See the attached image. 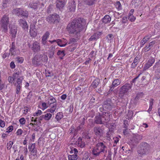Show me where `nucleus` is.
<instances>
[{
	"label": "nucleus",
	"mask_w": 160,
	"mask_h": 160,
	"mask_svg": "<svg viewBox=\"0 0 160 160\" xmlns=\"http://www.w3.org/2000/svg\"><path fill=\"white\" fill-rule=\"evenodd\" d=\"M154 102L155 100L153 98H151L149 100V108L148 110H152V105Z\"/></svg>",
	"instance_id": "58836bf2"
},
{
	"label": "nucleus",
	"mask_w": 160,
	"mask_h": 160,
	"mask_svg": "<svg viewBox=\"0 0 160 160\" xmlns=\"http://www.w3.org/2000/svg\"><path fill=\"white\" fill-rule=\"evenodd\" d=\"M76 41V40L74 38H70L68 44H71L73 42H75Z\"/></svg>",
	"instance_id": "69168bd1"
},
{
	"label": "nucleus",
	"mask_w": 160,
	"mask_h": 160,
	"mask_svg": "<svg viewBox=\"0 0 160 160\" xmlns=\"http://www.w3.org/2000/svg\"><path fill=\"white\" fill-rule=\"evenodd\" d=\"M68 42L67 40H62L59 39H57V43L58 45L60 47H64L65 46L67 43Z\"/></svg>",
	"instance_id": "aec40b11"
},
{
	"label": "nucleus",
	"mask_w": 160,
	"mask_h": 160,
	"mask_svg": "<svg viewBox=\"0 0 160 160\" xmlns=\"http://www.w3.org/2000/svg\"><path fill=\"white\" fill-rule=\"evenodd\" d=\"M95 122L97 124H104L106 123L103 118H102L101 115L99 114V115L96 117Z\"/></svg>",
	"instance_id": "4468645a"
},
{
	"label": "nucleus",
	"mask_w": 160,
	"mask_h": 160,
	"mask_svg": "<svg viewBox=\"0 0 160 160\" xmlns=\"http://www.w3.org/2000/svg\"><path fill=\"white\" fill-rule=\"evenodd\" d=\"M15 80L13 77L9 76L8 78V80L10 83H12Z\"/></svg>",
	"instance_id": "bf43d9fd"
},
{
	"label": "nucleus",
	"mask_w": 160,
	"mask_h": 160,
	"mask_svg": "<svg viewBox=\"0 0 160 160\" xmlns=\"http://www.w3.org/2000/svg\"><path fill=\"white\" fill-rule=\"evenodd\" d=\"M76 8V4L74 1H73L71 2H69L68 7V12H73Z\"/></svg>",
	"instance_id": "2eb2a0df"
},
{
	"label": "nucleus",
	"mask_w": 160,
	"mask_h": 160,
	"mask_svg": "<svg viewBox=\"0 0 160 160\" xmlns=\"http://www.w3.org/2000/svg\"><path fill=\"white\" fill-rule=\"evenodd\" d=\"M121 82V80L119 79H115L112 82L111 86L113 88L120 85Z\"/></svg>",
	"instance_id": "5701e85b"
},
{
	"label": "nucleus",
	"mask_w": 160,
	"mask_h": 160,
	"mask_svg": "<svg viewBox=\"0 0 160 160\" xmlns=\"http://www.w3.org/2000/svg\"><path fill=\"white\" fill-rule=\"evenodd\" d=\"M46 19L47 21L49 23L58 22L59 20V17L58 14H54L48 17Z\"/></svg>",
	"instance_id": "423d86ee"
},
{
	"label": "nucleus",
	"mask_w": 160,
	"mask_h": 160,
	"mask_svg": "<svg viewBox=\"0 0 160 160\" xmlns=\"http://www.w3.org/2000/svg\"><path fill=\"white\" fill-rule=\"evenodd\" d=\"M68 158L69 160H77L78 158V155L75 154L69 155Z\"/></svg>",
	"instance_id": "72a5a7b5"
},
{
	"label": "nucleus",
	"mask_w": 160,
	"mask_h": 160,
	"mask_svg": "<svg viewBox=\"0 0 160 160\" xmlns=\"http://www.w3.org/2000/svg\"><path fill=\"white\" fill-rule=\"evenodd\" d=\"M56 45H52L49 48V51H52L54 52L56 49Z\"/></svg>",
	"instance_id": "603ef678"
},
{
	"label": "nucleus",
	"mask_w": 160,
	"mask_h": 160,
	"mask_svg": "<svg viewBox=\"0 0 160 160\" xmlns=\"http://www.w3.org/2000/svg\"><path fill=\"white\" fill-rule=\"evenodd\" d=\"M23 12H22L21 15L25 17H27L28 15V13L27 11L26 10H23Z\"/></svg>",
	"instance_id": "49530a36"
},
{
	"label": "nucleus",
	"mask_w": 160,
	"mask_h": 160,
	"mask_svg": "<svg viewBox=\"0 0 160 160\" xmlns=\"http://www.w3.org/2000/svg\"><path fill=\"white\" fill-rule=\"evenodd\" d=\"M82 160H90L89 154L88 152L85 151L82 152Z\"/></svg>",
	"instance_id": "a878e982"
},
{
	"label": "nucleus",
	"mask_w": 160,
	"mask_h": 160,
	"mask_svg": "<svg viewBox=\"0 0 160 160\" xmlns=\"http://www.w3.org/2000/svg\"><path fill=\"white\" fill-rule=\"evenodd\" d=\"M28 149H29V151L31 152H33V151H35V150H37V148L35 147V143L32 144L30 146H29Z\"/></svg>",
	"instance_id": "e433bc0d"
},
{
	"label": "nucleus",
	"mask_w": 160,
	"mask_h": 160,
	"mask_svg": "<svg viewBox=\"0 0 160 160\" xmlns=\"http://www.w3.org/2000/svg\"><path fill=\"white\" fill-rule=\"evenodd\" d=\"M10 32L12 38H14L16 37L17 34V28L15 27L12 28L10 29Z\"/></svg>",
	"instance_id": "c85d7f7f"
},
{
	"label": "nucleus",
	"mask_w": 160,
	"mask_h": 160,
	"mask_svg": "<svg viewBox=\"0 0 160 160\" xmlns=\"http://www.w3.org/2000/svg\"><path fill=\"white\" fill-rule=\"evenodd\" d=\"M57 54L58 55H60L62 57L64 56L65 55L64 51H61L60 50H59L57 52Z\"/></svg>",
	"instance_id": "09e8293b"
},
{
	"label": "nucleus",
	"mask_w": 160,
	"mask_h": 160,
	"mask_svg": "<svg viewBox=\"0 0 160 160\" xmlns=\"http://www.w3.org/2000/svg\"><path fill=\"white\" fill-rule=\"evenodd\" d=\"M44 117V119L46 120H48L51 118L52 115L50 113H48L47 114L43 115Z\"/></svg>",
	"instance_id": "ea45409f"
},
{
	"label": "nucleus",
	"mask_w": 160,
	"mask_h": 160,
	"mask_svg": "<svg viewBox=\"0 0 160 160\" xmlns=\"http://www.w3.org/2000/svg\"><path fill=\"white\" fill-rule=\"evenodd\" d=\"M107 151L106 142H98L92 148V154L94 157H97L102 153H106Z\"/></svg>",
	"instance_id": "f03ea898"
},
{
	"label": "nucleus",
	"mask_w": 160,
	"mask_h": 160,
	"mask_svg": "<svg viewBox=\"0 0 160 160\" xmlns=\"http://www.w3.org/2000/svg\"><path fill=\"white\" fill-rule=\"evenodd\" d=\"M22 133V130L21 129H19L16 132L17 135H21Z\"/></svg>",
	"instance_id": "680f3d73"
},
{
	"label": "nucleus",
	"mask_w": 160,
	"mask_h": 160,
	"mask_svg": "<svg viewBox=\"0 0 160 160\" xmlns=\"http://www.w3.org/2000/svg\"><path fill=\"white\" fill-rule=\"evenodd\" d=\"M39 5L38 2H31L28 5V7L34 9H37L38 6Z\"/></svg>",
	"instance_id": "c756f323"
},
{
	"label": "nucleus",
	"mask_w": 160,
	"mask_h": 160,
	"mask_svg": "<svg viewBox=\"0 0 160 160\" xmlns=\"http://www.w3.org/2000/svg\"><path fill=\"white\" fill-rule=\"evenodd\" d=\"M125 20V19L123 18L122 21L118 23L119 25L120 26L122 25V26H120L119 28L122 29L124 28H125V26H126L125 25V23H127V22Z\"/></svg>",
	"instance_id": "f704fd0d"
},
{
	"label": "nucleus",
	"mask_w": 160,
	"mask_h": 160,
	"mask_svg": "<svg viewBox=\"0 0 160 160\" xmlns=\"http://www.w3.org/2000/svg\"><path fill=\"white\" fill-rule=\"evenodd\" d=\"M15 49L16 48H11L9 50V52H10L12 55H15Z\"/></svg>",
	"instance_id": "864d4df0"
},
{
	"label": "nucleus",
	"mask_w": 160,
	"mask_h": 160,
	"mask_svg": "<svg viewBox=\"0 0 160 160\" xmlns=\"http://www.w3.org/2000/svg\"><path fill=\"white\" fill-rule=\"evenodd\" d=\"M113 89L114 88H113L111 86L109 91L108 92L104 93L105 95L106 96H108L110 95L112 93V92L113 91Z\"/></svg>",
	"instance_id": "c03bdc74"
},
{
	"label": "nucleus",
	"mask_w": 160,
	"mask_h": 160,
	"mask_svg": "<svg viewBox=\"0 0 160 160\" xmlns=\"http://www.w3.org/2000/svg\"><path fill=\"white\" fill-rule=\"evenodd\" d=\"M41 43L42 44V50H47L48 48V46L49 45L46 40H41Z\"/></svg>",
	"instance_id": "4be33fe9"
},
{
	"label": "nucleus",
	"mask_w": 160,
	"mask_h": 160,
	"mask_svg": "<svg viewBox=\"0 0 160 160\" xmlns=\"http://www.w3.org/2000/svg\"><path fill=\"white\" fill-rule=\"evenodd\" d=\"M35 22L32 23L30 26L29 33L31 37H35L37 33V29L35 28Z\"/></svg>",
	"instance_id": "9d476101"
},
{
	"label": "nucleus",
	"mask_w": 160,
	"mask_h": 160,
	"mask_svg": "<svg viewBox=\"0 0 160 160\" xmlns=\"http://www.w3.org/2000/svg\"><path fill=\"white\" fill-rule=\"evenodd\" d=\"M100 82V80L98 78H96L92 82V85L94 88H96Z\"/></svg>",
	"instance_id": "cd10ccee"
},
{
	"label": "nucleus",
	"mask_w": 160,
	"mask_h": 160,
	"mask_svg": "<svg viewBox=\"0 0 160 160\" xmlns=\"http://www.w3.org/2000/svg\"><path fill=\"white\" fill-rule=\"evenodd\" d=\"M9 24V19L8 15H5L1 18L0 22V31L3 33L8 32V26Z\"/></svg>",
	"instance_id": "7ed1b4c3"
},
{
	"label": "nucleus",
	"mask_w": 160,
	"mask_h": 160,
	"mask_svg": "<svg viewBox=\"0 0 160 160\" xmlns=\"http://www.w3.org/2000/svg\"><path fill=\"white\" fill-rule=\"evenodd\" d=\"M49 32L48 31L46 32L42 36V40L47 41L48 38H49Z\"/></svg>",
	"instance_id": "c9c22d12"
},
{
	"label": "nucleus",
	"mask_w": 160,
	"mask_h": 160,
	"mask_svg": "<svg viewBox=\"0 0 160 160\" xmlns=\"http://www.w3.org/2000/svg\"><path fill=\"white\" fill-rule=\"evenodd\" d=\"M23 79V78L22 77H20L18 78L17 82L14 84V85L19 84L20 85H22V81Z\"/></svg>",
	"instance_id": "a19ab883"
},
{
	"label": "nucleus",
	"mask_w": 160,
	"mask_h": 160,
	"mask_svg": "<svg viewBox=\"0 0 160 160\" xmlns=\"http://www.w3.org/2000/svg\"><path fill=\"white\" fill-rule=\"evenodd\" d=\"M16 60L17 62L20 63H22L23 62L24 59L22 57H17L16 58Z\"/></svg>",
	"instance_id": "79ce46f5"
},
{
	"label": "nucleus",
	"mask_w": 160,
	"mask_h": 160,
	"mask_svg": "<svg viewBox=\"0 0 160 160\" xmlns=\"http://www.w3.org/2000/svg\"><path fill=\"white\" fill-rule=\"evenodd\" d=\"M42 109H45L48 107V106L46 103L42 102Z\"/></svg>",
	"instance_id": "774afa93"
},
{
	"label": "nucleus",
	"mask_w": 160,
	"mask_h": 160,
	"mask_svg": "<svg viewBox=\"0 0 160 160\" xmlns=\"http://www.w3.org/2000/svg\"><path fill=\"white\" fill-rule=\"evenodd\" d=\"M111 20V17L108 15H105L104 18L102 19V22L105 24L110 22Z\"/></svg>",
	"instance_id": "bb28decb"
},
{
	"label": "nucleus",
	"mask_w": 160,
	"mask_h": 160,
	"mask_svg": "<svg viewBox=\"0 0 160 160\" xmlns=\"http://www.w3.org/2000/svg\"><path fill=\"white\" fill-rule=\"evenodd\" d=\"M84 2L88 5H92L94 3L96 0H83Z\"/></svg>",
	"instance_id": "473e14b6"
},
{
	"label": "nucleus",
	"mask_w": 160,
	"mask_h": 160,
	"mask_svg": "<svg viewBox=\"0 0 160 160\" xmlns=\"http://www.w3.org/2000/svg\"><path fill=\"white\" fill-rule=\"evenodd\" d=\"M155 61V58L151 57L148 59V62L145 64L143 68L144 71H146L152 66Z\"/></svg>",
	"instance_id": "9b49d317"
},
{
	"label": "nucleus",
	"mask_w": 160,
	"mask_h": 160,
	"mask_svg": "<svg viewBox=\"0 0 160 160\" xmlns=\"http://www.w3.org/2000/svg\"><path fill=\"white\" fill-rule=\"evenodd\" d=\"M104 128L103 126L95 127L93 130L94 134L97 137L102 136L104 132Z\"/></svg>",
	"instance_id": "39448f33"
},
{
	"label": "nucleus",
	"mask_w": 160,
	"mask_h": 160,
	"mask_svg": "<svg viewBox=\"0 0 160 160\" xmlns=\"http://www.w3.org/2000/svg\"><path fill=\"white\" fill-rule=\"evenodd\" d=\"M20 73L19 72L17 73H14L13 75V77H14V78L15 79L16 78H18L19 77H20L21 76H20Z\"/></svg>",
	"instance_id": "5fc2aeb1"
},
{
	"label": "nucleus",
	"mask_w": 160,
	"mask_h": 160,
	"mask_svg": "<svg viewBox=\"0 0 160 160\" xmlns=\"http://www.w3.org/2000/svg\"><path fill=\"white\" fill-rule=\"evenodd\" d=\"M151 48L148 45H147L145 47L143 48V50L145 52H147Z\"/></svg>",
	"instance_id": "4d7b16f0"
},
{
	"label": "nucleus",
	"mask_w": 160,
	"mask_h": 160,
	"mask_svg": "<svg viewBox=\"0 0 160 160\" xmlns=\"http://www.w3.org/2000/svg\"><path fill=\"white\" fill-rule=\"evenodd\" d=\"M19 122L21 124L24 125L25 124L26 121L24 118H22L19 119Z\"/></svg>",
	"instance_id": "13d9d810"
},
{
	"label": "nucleus",
	"mask_w": 160,
	"mask_h": 160,
	"mask_svg": "<svg viewBox=\"0 0 160 160\" xmlns=\"http://www.w3.org/2000/svg\"><path fill=\"white\" fill-rule=\"evenodd\" d=\"M14 85L16 86V93L17 94H18L20 92L21 86L19 84Z\"/></svg>",
	"instance_id": "a18cd8bd"
},
{
	"label": "nucleus",
	"mask_w": 160,
	"mask_h": 160,
	"mask_svg": "<svg viewBox=\"0 0 160 160\" xmlns=\"http://www.w3.org/2000/svg\"><path fill=\"white\" fill-rule=\"evenodd\" d=\"M7 131H6L7 132H10L13 130V126L12 125L9 126L7 128Z\"/></svg>",
	"instance_id": "052dcab7"
},
{
	"label": "nucleus",
	"mask_w": 160,
	"mask_h": 160,
	"mask_svg": "<svg viewBox=\"0 0 160 160\" xmlns=\"http://www.w3.org/2000/svg\"><path fill=\"white\" fill-rule=\"evenodd\" d=\"M23 12V9L21 8H17L13 9V13L16 15L19 16L21 15Z\"/></svg>",
	"instance_id": "b1692460"
},
{
	"label": "nucleus",
	"mask_w": 160,
	"mask_h": 160,
	"mask_svg": "<svg viewBox=\"0 0 160 160\" xmlns=\"http://www.w3.org/2000/svg\"><path fill=\"white\" fill-rule=\"evenodd\" d=\"M103 111H100L101 112L99 113V114L101 115L102 118H103L105 121L107 122L109 121L111 115L108 112H102Z\"/></svg>",
	"instance_id": "ddd939ff"
},
{
	"label": "nucleus",
	"mask_w": 160,
	"mask_h": 160,
	"mask_svg": "<svg viewBox=\"0 0 160 160\" xmlns=\"http://www.w3.org/2000/svg\"><path fill=\"white\" fill-rule=\"evenodd\" d=\"M143 127H144L145 128H147L148 127V125L147 123H143L142 125H141L140 126V129H142V128Z\"/></svg>",
	"instance_id": "0e129e2a"
},
{
	"label": "nucleus",
	"mask_w": 160,
	"mask_h": 160,
	"mask_svg": "<svg viewBox=\"0 0 160 160\" xmlns=\"http://www.w3.org/2000/svg\"><path fill=\"white\" fill-rule=\"evenodd\" d=\"M133 115V112L132 111H128L127 113V116L128 117V118H131L132 117Z\"/></svg>",
	"instance_id": "3c124183"
},
{
	"label": "nucleus",
	"mask_w": 160,
	"mask_h": 160,
	"mask_svg": "<svg viewBox=\"0 0 160 160\" xmlns=\"http://www.w3.org/2000/svg\"><path fill=\"white\" fill-rule=\"evenodd\" d=\"M31 47V49L32 51L35 53L38 52L40 50V43L37 41H34L31 45L30 44H29V47Z\"/></svg>",
	"instance_id": "0eeeda50"
},
{
	"label": "nucleus",
	"mask_w": 160,
	"mask_h": 160,
	"mask_svg": "<svg viewBox=\"0 0 160 160\" xmlns=\"http://www.w3.org/2000/svg\"><path fill=\"white\" fill-rule=\"evenodd\" d=\"M115 6L116 8L118 10H121L122 9V6L119 1H118L116 3Z\"/></svg>",
	"instance_id": "8fccbe9b"
},
{
	"label": "nucleus",
	"mask_w": 160,
	"mask_h": 160,
	"mask_svg": "<svg viewBox=\"0 0 160 160\" xmlns=\"http://www.w3.org/2000/svg\"><path fill=\"white\" fill-rule=\"evenodd\" d=\"M124 127L125 128H127L128 125V122L127 120H125L124 121Z\"/></svg>",
	"instance_id": "338daca9"
},
{
	"label": "nucleus",
	"mask_w": 160,
	"mask_h": 160,
	"mask_svg": "<svg viewBox=\"0 0 160 160\" xmlns=\"http://www.w3.org/2000/svg\"><path fill=\"white\" fill-rule=\"evenodd\" d=\"M0 126L2 128H3L5 126V122L2 120H0Z\"/></svg>",
	"instance_id": "e2e57ef3"
},
{
	"label": "nucleus",
	"mask_w": 160,
	"mask_h": 160,
	"mask_svg": "<svg viewBox=\"0 0 160 160\" xmlns=\"http://www.w3.org/2000/svg\"><path fill=\"white\" fill-rule=\"evenodd\" d=\"M48 101L49 105H51L52 104L56 103V100L53 97L51 96L49 98Z\"/></svg>",
	"instance_id": "7c9ffc66"
},
{
	"label": "nucleus",
	"mask_w": 160,
	"mask_h": 160,
	"mask_svg": "<svg viewBox=\"0 0 160 160\" xmlns=\"http://www.w3.org/2000/svg\"><path fill=\"white\" fill-rule=\"evenodd\" d=\"M147 42V41L143 38L140 43V47H142Z\"/></svg>",
	"instance_id": "6e6d98bb"
},
{
	"label": "nucleus",
	"mask_w": 160,
	"mask_h": 160,
	"mask_svg": "<svg viewBox=\"0 0 160 160\" xmlns=\"http://www.w3.org/2000/svg\"><path fill=\"white\" fill-rule=\"evenodd\" d=\"M150 149V145L147 143L143 142L140 143L137 152L141 156L149 153Z\"/></svg>",
	"instance_id": "20e7f679"
},
{
	"label": "nucleus",
	"mask_w": 160,
	"mask_h": 160,
	"mask_svg": "<svg viewBox=\"0 0 160 160\" xmlns=\"http://www.w3.org/2000/svg\"><path fill=\"white\" fill-rule=\"evenodd\" d=\"M56 6L59 9H62L65 5L64 0H56Z\"/></svg>",
	"instance_id": "f3484780"
},
{
	"label": "nucleus",
	"mask_w": 160,
	"mask_h": 160,
	"mask_svg": "<svg viewBox=\"0 0 160 160\" xmlns=\"http://www.w3.org/2000/svg\"><path fill=\"white\" fill-rule=\"evenodd\" d=\"M63 117V113L62 112H60L58 113L56 117V118L58 121L61 119Z\"/></svg>",
	"instance_id": "4c0bfd02"
},
{
	"label": "nucleus",
	"mask_w": 160,
	"mask_h": 160,
	"mask_svg": "<svg viewBox=\"0 0 160 160\" xmlns=\"http://www.w3.org/2000/svg\"><path fill=\"white\" fill-rule=\"evenodd\" d=\"M111 103V100L110 98H108L105 101L102 105L103 110L110 109L112 107Z\"/></svg>",
	"instance_id": "f8f14e48"
},
{
	"label": "nucleus",
	"mask_w": 160,
	"mask_h": 160,
	"mask_svg": "<svg viewBox=\"0 0 160 160\" xmlns=\"http://www.w3.org/2000/svg\"><path fill=\"white\" fill-rule=\"evenodd\" d=\"M132 86L129 84H126L121 87L120 89V94L122 96L126 93H127L128 91L131 89Z\"/></svg>",
	"instance_id": "6e6552de"
},
{
	"label": "nucleus",
	"mask_w": 160,
	"mask_h": 160,
	"mask_svg": "<svg viewBox=\"0 0 160 160\" xmlns=\"http://www.w3.org/2000/svg\"><path fill=\"white\" fill-rule=\"evenodd\" d=\"M142 138V135L138 134L133 135V136L131 139L132 143L133 145H135L136 144L139 142Z\"/></svg>",
	"instance_id": "1a4fd4ad"
},
{
	"label": "nucleus",
	"mask_w": 160,
	"mask_h": 160,
	"mask_svg": "<svg viewBox=\"0 0 160 160\" xmlns=\"http://www.w3.org/2000/svg\"><path fill=\"white\" fill-rule=\"evenodd\" d=\"M86 24V21L83 18L75 19L67 26L68 31L74 34L75 37L78 38L80 36V32Z\"/></svg>",
	"instance_id": "f257e3e1"
},
{
	"label": "nucleus",
	"mask_w": 160,
	"mask_h": 160,
	"mask_svg": "<svg viewBox=\"0 0 160 160\" xmlns=\"http://www.w3.org/2000/svg\"><path fill=\"white\" fill-rule=\"evenodd\" d=\"M75 144L78 147L81 148H83L85 146V144L84 141L82 140V138L81 137H79L76 142Z\"/></svg>",
	"instance_id": "a211bd4d"
},
{
	"label": "nucleus",
	"mask_w": 160,
	"mask_h": 160,
	"mask_svg": "<svg viewBox=\"0 0 160 160\" xmlns=\"http://www.w3.org/2000/svg\"><path fill=\"white\" fill-rule=\"evenodd\" d=\"M13 144V142L11 141H9L7 144V148L8 150H10L12 148V146Z\"/></svg>",
	"instance_id": "37998d69"
},
{
	"label": "nucleus",
	"mask_w": 160,
	"mask_h": 160,
	"mask_svg": "<svg viewBox=\"0 0 160 160\" xmlns=\"http://www.w3.org/2000/svg\"><path fill=\"white\" fill-rule=\"evenodd\" d=\"M18 22L19 24L20 25H22V28H24V29L25 28H28V26L27 24V23L25 20L20 19L18 21Z\"/></svg>",
	"instance_id": "412c9836"
},
{
	"label": "nucleus",
	"mask_w": 160,
	"mask_h": 160,
	"mask_svg": "<svg viewBox=\"0 0 160 160\" xmlns=\"http://www.w3.org/2000/svg\"><path fill=\"white\" fill-rule=\"evenodd\" d=\"M32 63L36 66H38L40 65L39 61H38L37 57H34L32 60Z\"/></svg>",
	"instance_id": "2f4dec72"
},
{
	"label": "nucleus",
	"mask_w": 160,
	"mask_h": 160,
	"mask_svg": "<svg viewBox=\"0 0 160 160\" xmlns=\"http://www.w3.org/2000/svg\"><path fill=\"white\" fill-rule=\"evenodd\" d=\"M157 68V71L156 73H158V76L157 77L158 79L160 78V63L159 61L156 62L153 66V69H155L156 68Z\"/></svg>",
	"instance_id": "6ab92c4d"
},
{
	"label": "nucleus",
	"mask_w": 160,
	"mask_h": 160,
	"mask_svg": "<svg viewBox=\"0 0 160 160\" xmlns=\"http://www.w3.org/2000/svg\"><path fill=\"white\" fill-rule=\"evenodd\" d=\"M139 62V58L137 56L134 58L133 63H132L131 67L132 68H134L138 65Z\"/></svg>",
	"instance_id": "393cba45"
},
{
	"label": "nucleus",
	"mask_w": 160,
	"mask_h": 160,
	"mask_svg": "<svg viewBox=\"0 0 160 160\" xmlns=\"http://www.w3.org/2000/svg\"><path fill=\"white\" fill-rule=\"evenodd\" d=\"M128 19L131 21L133 22L135 20V18L131 14L128 16Z\"/></svg>",
	"instance_id": "de8ad7c7"
},
{
	"label": "nucleus",
	"mask_w": 160,
	"mask_h": 160,
	"mask_svg": "<svg viewBox=\"0 0 160 160\" xmlns=\"http://www.w3.org/2000/svg\"><path fill=\"white\" fill-rule=\"evenodd\" d=\"M102 34V33L101 32H96L92 35L88 40L89 41H96L99 38Z\"/></svg>",
	"instance_id": "dca6fc26"
}]
</instances>
